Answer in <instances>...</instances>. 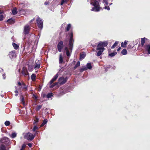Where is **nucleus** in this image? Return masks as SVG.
I'll return each mask as SVG.
<instances>
[{"label":"nucleus","mask_w":150,"mask_h":150,"mask_svg":"<svg viewBox=\"0 0 150 150\" xmlns=\"http://www.w3.org/2000/svg\"><path fill=\"white\" fill-rule=\"evenodd\" d=\"M12 45L14 48L16 50L18 49L19 47V46L18 45L14 43H13Z\"/></svg>","instance_id":"nucleus-26"},{"label":"nucleus","mask_w":150,"mask_h":150,"mask_svg":"<svg viewBox=\"0 0 150 150\" xmlns=\"http://www.w3.org/2000/svg\"><path fill=\"white\" fill-rule=\"evenodd\" d=\"M65 50L66 52V54L68 57H69L70 56V54L68 50V49L67 47H66L65 48Z\"/></svg>","instance_id":"nucleus-20"},{"label":"nucleus","mask_w":150,"mask_h":150,"mask_svg":"<svg viewBox=\"0 0 150 150\" xmlns=\"http://www.w3.org/2000/svg\"><path fill=\"white\" fill-rule=\"evenodd\" d=\"M9 56L10 58L11 59L15 58L16 56L15 51H12L10 52Z\"/></svg>","instance_id":"nucleus-9"},{"label":"nucleus","mask_w":150,"mask_h":150,"mask_svg":"<svg viewBox=\"0 0 150 150\" xmlns=\"http://www.w3.org/2000/svg\"><path fill=\"white\" fill-rule=\"evenodd\" d=\"M71 27V25L70 24H68L67 27L66 28L65 31H67L69 30L70 28Z\"/></svg>","instance_id":"nucleus-29"},{"label":"nucleus","mask_w":150,"mask_h":150,"mask_svg":"<svg viewBox=\"0 0 150 150\" xmlns=\"http://www.w3.org/2000/svg\"><path fill=\"white\" fill-rule=\"evenodd\" d=\"M127 50L126 49H123L121 52V53L123 55H126L127 54Z\"/></svg>","instance_id":"nucleus-28"},{"label":"nucleus","mask_w":150,"mask_h":150,"mask_svg":"<svg viewBox=\"0 0 150 150\" xmlns=\"http://www.w3.org/2000/svg\"><path fill=\"white\" fill-rule=\"evenodd\" d=\"M100 0H92L91 1L90 4L94 7L91 9V11L98 12L100 11L101 9V7H100L99 5Z\"/></svg>","instance_id":"nucleus-2"},{"label":"nucleus","mask_w":150,"mask_h":150,"mask_svg":"<svg viewBox=\"0 0 150 150\" xmlns=\"http://www.w3.org/2000/svg\"><path fill=\"white\" fill-rule=\"evenodd\" d=\"M49 2L46 1L44 3V4L45 5H48L49 4Z\"/></svg>","instance_id":"nucleus-49"},{"label":"nucleus","mask_w":150,"mask_h":150,"mask_svg":"<svg viewBox=\"0 0 150 150\" xmlns=\"http://www.w3.org/2000/svg\"><path fill=\"white\" fill-rule=\"evenodd\" d=\"M80 65V62L79 61H78L77 63L75 65L74 67V69H76L77 67H79Z\"/></svg>","instance_id":"nucleus-36"},{"label":"nucleus","mask_w":150,"mask_h":150,"mask_svg":"<svg viewBox=\"0 0 150 150\" xmlns=\"http://www.w3.org/2000/svg\"><path fill=\"white\" fill-rule=\"evenodd\" d=\"M52 96V93H48L47 95V98H51Z\"/></svg>","instance_id":"nucleus-35"},{"label":"nucleus","mask_w":150,"mask_h":150,"mask_svg":"<svg viewBox=\"0 0 150 150\" xmlns=\"http://www.w3.org/2000/svg\"><path fill=\"white\" fill-rule=\"evenodd\" d=\"M58 76H55L51 79L49 83L51 85L57 79Z\"/></svg>","instance_id":"nucleus-14"},{"label":"nucleus","mask_w":150,"mask_h":150,"mask_svg":"<svg viewBox=\"0 0 150 150\" xmlns=\"http://www.w3.org/2000/svg\"><path fill=\"white\" fill-rule=\"evenodd\" d=\"M28 146H29L30 147H31L32 146V144L30 143H28Z\"/></svg>","instance_id":"nucleus-51"},{"label":"nucleus","mask_w":150,"mask_h":150,"mask_svg":"<svg viewBox=\"0 0 150 150\" xmlns=\"http://www.w3.org/2000/svg\"><path fill=\"white\" fill-rule=\"evenodd\" d=\"M42 108V106L41 105H38L37 106V110H39Z\"/></svg>","instance_id":"nucleus-44"},{"label":"nucleus","mask_w":150,"mask_h":150,"mask_svg":"<svg viewBox=\"0 0 150 150\" xmlns=\"http://www.w3.org/2000/svg\"><path fill=\"white\" fill-rule=\"evenodd\" d=\"M104 8L107 9L108 10H110V8L109 6H105V7H104Z\"/></svg>","instance_id":"nucleus-47"},{"label":"nucleus","mask_w":150,"mask_h":150,"mask_svg":"<svg viewBox=\"0 0 150 150\" xmlns=\"http://www.w3.org/2000/svg\"><path fill=\"white\" fill-rule=\"evenodd\" d=\"M98 52H97V53L96 54V56H100L102 52H103V50H98Z\"/></svg>","instance_id":"nucleus-17"},{"label":"nucleus","mask_w":150,"mask_h":150,"mask_svg":"<svg viewBox=\"0 0 150 150\" xmlns=\"http://www.w3.org/2000/svg\"><path fill=\"white\" fill-rule=\"evenodd\" d=\"M36 134H37V132H36L35 133V134H35V135Z\"/></svg>","instance_id":"nucleus-64"},{"label":"nucleus","mask_w":150,"mask_h":150,"mask_svg":"<svg viewBox=\"0 0 150 150\" xmlns=\"http://www.w3.org/2000/svg\"><path fill=\"white\" fill-rule=\"evenodd\" d=\"M36 76H31V79L33 81H35V79Z\"/></svg>","instance_id":"nucleus-41"},{"label":"nucleus","mask_w":150,"mask_h":150,"mask_svg":"<svg viewBox=\"0 0 150 150\" xmlns=\"http://www.w3.org/2000/svg\"><path fill=\"white\" fill-rule=\"evenodd\" d=\"M92 68L91 64V63H88L86 66H84L80 69V71L82 72L83 71H86L87 69H91Z\"/></svg>","instance_id":"nucleus-5"},{"label":"nucleus","mask_w":150,"mask_h":150,"mask_svg":"<svg viewBox=\"0 0 150 150\" xmlns=\"http://www.w3.org/2000/svg\"><path fill=\"white\" fill-rule=\"evenodd\" d=\"M100 43L104 47L107 46L108 45V42L107 41H105L103 42H100Z\"/></svg>","instance_id":"nucleus-19"},{"label":"nucleus","mask_w":150,"mask_h":150,"mask_svg":"<svg viewBox=\"0 0 150 150\" xmlns=\"http://www.w3.org/2000/svg\"><path fill=\"white\" fill-rule=\"evenodd\" d=\"M47 119H45L44 120L43 122L41 125L40 127H42L43 126L45 125L46 124L47 122Z\"/></svg>","instance_id":"nucleus-31"},{"label":"nucleus","mask_w":150,"mask_h":150,"mask_svg":"<svg viewBox=\"0 0 150 150\" xmlns=\"http://www.w3.org/2000/svg\"><path fill=\"white\" fill-rule=\"evenodd\" d=\"M16 88V87H15ZM15 93H16L15 96H17L18 95V90L16 89V91H15Z\"/></svg>","instance_id":"nucleus-43"},{"label":"nucleus","mask_w":150,"mask_h":150,"mask_svg":"<svg viewBox=\"0 0 150 150\" xmlns=\"http://www.w3.org/2000/svg\"><path fill=\"white\" fill-rule=\"evenodd\" d=\"M146 38H142L141 39V45L142 46H143L144 45V43H145V40Z\"/></svg>","instance_id":"nucleus-22"},{"label":"nucleus","mask_w":150,"mask_h":150,"mask_svg":"<svg viewBox=\"0 0 150 150\" xmlns=\"http://www.w3.org/2000/svg\"><path fill=\"white\" fill-rule=\"evenodd\" d=\"M25 146V145H23V146H22V147H24Z\"/></svg>","instance_id":"nucleus-62"},{"label":"nucleus","mask_w":150,"mask_h":150,"mask_svg":"<svg viewBox=\"0 0 150 150\" xmlns=\"http://www.w3.org/2000/svg\"><path fill=\"white\" fill-rule=\"evenodd\" d=\"M108 0H103V3H105V5H107L108 4Z\"/></svg>","instance_id":"nucleus-42"},{"label":"nucleus","mask_w":150,"mask_h":150,"mask_svg":"<svg viewBox=\"0 0 150 150\" xmlns=\"http://www.w3.org/2000/svg\"><path fill=\"white\" fill-rule=\"evenodd\" d=\"M86 54L84 52L80 54V60L83 59L85 57Z\"/></svg>","instance_id":"nucleus-18"},{"label":"nucleus","mask_w":150,"mask_h":150,"mask_svg":"<svg viewBox=\"0 0 150 150\" xmlns=\"http://www.w3.org/2000/svg\"><path fill=\"white\" fill-rule=\"evenodd\" d=\"M12 13L14 15L17 14V9L16 8H14L12 11Z\"/></svg>","instance_id":"nucleus-24"},{"label":"nucleus","mask_w":150,"mask_h":150,"mask_svg":"<svg viewBox=\"0 0 150 150\" xmlns=\"http://www.w3.org/2000/svg\"><path fill=\"white\" fill-rule=\"evenodd\" d=\"M112 3H110V5H112Z\"/></svg>","instance_id":"nucleus-63"},{"label":"nucleus","mask_w":150,"mask_h":150,"mask_svg":"<svg viewBox=\"0 0 150 150\" xmlns=\"http://www.w3.org/2000/svg\"><path fill=\"white\" fill-rule=\"evenodd\" d=\"M35 134L33 135L30 132H28L26 133L24 135V138L28 140L31 141L35 137Z\"/></svg>","instance_id":"nucleus-4"},{"label":"nucleus","mask_w":150,"mask_h":150,"mask_svg":"<svg viewBox=\"0 0 150 150\" xmlns=\"http://www.w3.org/2000/svg\"><path fill=\"white\" fill-rule=\"evenodd\" d=\"M120 49H121V47H119L118 48V49H117V51H119L120 50Z\"/></svg>","instance_id":"nucleus-56"},{"label":"nucleus","mask_w":150,"mask_h":150,"mask_svg":"<svg viewBox=\"0 0 150 150\" xmlns=\"http://www.w3.org/2000/svg\"><path fill=\"white\" fill-rule=\"evenodd\" d=\"M24 11V10L23 9L19 10V12L20 13H22Z\"/></svg>","instance_id":"nucleus-50"},{"label":"nucleus","mask_w":150,"mask_h":150,"mask_svg":"<svg viewBox=\"0 0 150 150\" xmlns=\"http://www.w3.org/2000/svg\"><path fill=\"white\" fill-rule=\"evenodd\" d=\"M70 38L69 39V48L71 50H71L73 47V44L74 42V40L73 38V35L72 32L70 33Z\"/></svg>","instance_id":"nucleus-3"},{"label":"nucleus","mask_w":150,"mask_h":150,"mask_svg":"<svg viewBox=\"0 0 150 150\" xmlns=\"http://www.w3.org/2000/svg\"><path fill=\"white\" fill-rule=\"evenodd\" d=\"M6 78V76H3V78L4 79H5Z\"/></svg>","instance_id":"nucleus-58"},{"label":"nucleus","mask_w":150,"mask_h":150,"mask_svg":"<svg viewBox=\"0 0 150 150\" xmlns=\"http://www.w3.org/2000/svg\"><path fill=\"white\" fill-rule=\"evenodd\" d=\"M20 100L22 103L24 105H25V102L24 101V97H23L22 95H21L20 96Z\"/></svg>","instance_id":"nucleus-16"},{"label":"nucleus","mask_w":150,"mask_h":150,"mask_svg":"<svg viewBox=\"0 0 150 150\" xmlns=\"http://www.w3.org/2000/svg\"><path fill=\"white\" fill-rule=\"evenodd\" d=\"M4 18V16L3 15H1L0 16V21H2Z\"/></svg>","instance_id":"nucleus-48"},{"label":"nucleus","mask_w":150,"mask_h":150,"mask_svg":"<svg viewBox=\"0 0 150 150\" xmlns=\"http://www.w3.org/2000/svg\"><path fill=\"white\" fill-rule=\"evenodd\" d=\"M110 66L109 65L106 67H105L104 68L105 69V71H106L109 68H110Z\"/></svg>","instance_id":"nucleus-45"},{"label":"nucleus","mask_w":150,"mask_h":150,"mask_svg":"<svg viewBox=\"0 0 150 150\" xmlns=\"http://www.w3.org/2000/svg\"><path fill=\"white\" fill-rule=\"evenodd\" d=\"M23 75H27V74H26L24 73V74H23Z\"/></svg>","instance_id":"nucleus-59"},{"label":"nucleus","mask_w":150,"mask_h":150,"mask_svg":"<svg viewBox=\"0 0 150 150\" xmlns=\"http://www.w3.org/2000/svg\"><path fill=\"white\" fill-rule=\"evenodd\" d=\"M105 49L104 47L99 43L97 45L96 48L97 50H104Z\"/></svg>","instance_id":"nucleus-13"},{"label":"nucleus","mask_w":150,"mask_h":150,"mask_svg":"<svg viewBox=\"0 0 150 150\" xmlns=\"http://www.w3.org/2000/svg\"><path fill=\"white\" fill-rule=\"evenodd\" d=\"M127 42L125 41L124 42H122L121 43V46L123 47H125L127 44Z\"/></svg>","instance_id":"nucleus-21"},{"label":"nucleus","mask_w":150,"mask_h":150,"mask_svg":"<svg viewBox=\"0 0 150 150\" xmlns=\"http://www.w3.org/2000/svg\"><path fill=\"white\" fill-rule=\"evenodd\" d=\"M69 0H61L60 5H62L64 3H67Z\"/></svg>","instance_id":"nucleus-30"},{"label":"nucleus","mask_w":150,"mask_h":150,"mask_svg":"<svg viewBox=\"0 0 150 150\" xmlns=\"http://www.w3.org/2000/svg\"><path fill=\"white\" fill-rule=\"evenodd\" d=\"M38 127L37 126L35 125V126H34L33 128V132H35L36 130L38 129Z\"/></svg>","instance_id":"nucleus-39"},{"label":"nucleus","mask_w":150,"mask_h":150,"mask_svg":"<svg viewBox=\"0 0 150 150\" xmlns=\"http://www.w3.org/2000/svg\"><path fill=\"white\" fill-rule=\"evenodd\" d=\"M40 61L38 60H36L35 62V65L34 67L35 69V70L38 69L40 68Z\"/></svg>","instance_id":"nucleus-11"},{"label":"nucleus","mask_w":150,"mask_h":150,"mask_svg":"<svg viewBox=\"0 0 150 150\" xmlns=\"http://www.w3.org/2000/svg\"><path fill=\"white\" fill-rule=\"evenodd\" d=\"M80 76V78H81V80L82 79H83V78H84V76Z\"/></svg>","instance_id":"nucleus-54"},{"label":"nucleus","mask_w":150,"mask_h":150,"mask_svg":"<svg viewBox=\"0 0 150 150\" xmlns=\"http://www.w3.org/2000/svg\"><path fill=\"white\" fill-rule=\"evenodd\" d=\"M30 28L28 25H26L24 27L23 33L25 35L28 34L29 32Z\"/></svg>","instance_id":"nucleus-8"},{"label":"nucleus","mask_w":150,"mask_h":150,"mask_svg":"<svg viewBox=\"0 0 150 150\" xmlns=\"http://www.w3.org/2000/svg\"><path fill=\"white\" fill-rule=\"evenodd\" d=\"M10 124V122L8 121H6L4 123L5 125L6 126H9Z\"/></svg>","instance_id":"nucleus-38"},{"label":"nucleus","mask_w":150,"mask_h":150,"mask_svg":"<svg viewBox=\"0 0 150 150\" xmlns=\"http://www.w3.org/2000/svg\"><path fill=\"white\" fill-rule=\"evenodd\" d=\"M63 47V42L60 41L58 44L57 48L59 52H61Z\"/></svg>","instance_id":"nucleus-10"},{"label":"nucleus","mask_w":150,"mask_h":150,"mask_svg":"<svg viewBox=\"0 0 150 150\" xmlns=\"http://www.w3.org/2000/svg\"><path fill=\"white\" fill-rule=\"evenodd\" d=\"M146 49L148 51V54H150V45H148L146 46Z\"/></svg>","instance_id":"nucleus-25"},{"label":"nucleus","mask_w":150,"mask_h":150,"mask_svg":"<svg viewBox=\"0 0 150 150\" xmlns=\"http://www.w3.org/2000/svg\"><path fill=\"white\" fill-rule=\"evenodd\" d=\"M33 97L35 99H37V97L35 95L33 94Z\"/></svg>","instance_id":"nucleus-53"},{"label":"nucleus","mask_w":150,"mask_h":150,"mask_svg":"<svg viewBox=\"0 0 150 150\" xmlns=\"http://www.w3.org/2000/svg\"><path fill=\"white\" fill-rule=\"evenodd\" d=\"M57 86V87H56V88H57L59 87L60 85H58V83L55 82L53 84L50 85V88H52L53 87H54V86Z\"/></svg>","instance_id":"nucleus-15"},{"label":"nucleus","mask_w":150,"mask_h":150,"mask_svg":"<svg viewBox=\"0 0 150 150\" xmlns=\"http://www.w3.org/2000/svg\"><path fill=\"white\" fill-rule=\"evenodd\" d=\"M63 59L62 54H60L59 57V62L60 63H62L63 62Z\"/></svg>","instance_id":"nucleus-27"},{"label":"nucleus","mask_w":150,"mask_h":150,"mask_svg":"<svg viewBox=\"0 0 150 150\" xmlns=\"http://www.w3.org/2000/svg\"><path fill=\"white\" fill-rule=\"evenodd\" d=\"M22 83H21L20 82H18V85L19 86H22Z\"/></svg>","instance_id":"nucleus-52"},{"label":"nucleus","mask_w":150,"mask_h":150,"mask_svg":"<svg viewBox=\"0 0 150 150\" xmlns=\"http://www.w3.org/2000/svg\"><path fill=\"white\" fill-rule=\"evenodd\" d=\"M34 20V18H33V19L31 20L29 22V23H32V22H33V21Z\"/></svg>","instance_id":"nucleus-55"},{"label":"nucleus","mask_w":150,"mask_h":150,"mask_svg":"<svg viewBox=\"0 0 150 150\" xmlns=\"http://www.w3.org/2000/svg\"><path fill=\"white\" fill-rule=\"evenodd\" d=\"M20 90L26 91L27 90V87L25 84L23 83H22V86L19 88Z\"/></svg>","instance_id":"nucleus-12"},{"label":"nucleus","mask_w":150,"mask_h":150,"mask_svg":"<svg viewBox=\"0 0 150 150\" xmlns=\"http://www.w3.org/2000/svg\"><path fill=\"white\" fill-rule=\"evenodd\" d=\"M16 136V134L15 133H13L11 136V137L12 138H14Z\"/></svg>","instance_id":"nucleus-37"},{"label":"nucleus","mask_w":150,"mask_h":150,"mask_svg":"<svg viewBox=\"0 0 150 150\" xmlns=\"http://www.w3.org/2000/svg\"><path fill=\"white\" fill-rule=\"evenodd\" d=\"M118 42L117 41H116L114 44L111 47V48L112 49H113L118 44Z\"/></svg>","instance_id":"nucleus-33"},{"label":"nucleus","mask_w":150,"mask_h":150,"mask_svg":"<svg viewBox=\"0 0 150 150\" xmlns=\"http://www.w3.org/2000/svg\"><path fill=\"white\" fill-rule=\"evenodd\" d=\"M1 69V70H0V72H1V71H3V70L2 69Z\"/></svg>","instance_id":"nucleus-60"},{"label":"nucleus","mask_w":150,"mask_h":150,"mask_svg":"<svg viewBox=\"0 0 150 150\" xmlns=\"http://www.w3.org/2000/svg\"><path fill=\"white\" fill-rule=\"evenodd\" d=\"M68 78L67 77H64L62 76L59 78L58 80V84H59L60 85H62L65 83L67 81Z\"/></svg>","instance_id":"nucleus-7"},{"label":"nucleus","mask_w":150,"mask_h":150,"mask_svg":"<svg viewBox=\"0 0 150 150\" xmlns=\"http://www.w3.org/2000/svg\"><path fill=\"white\" fill-rule=\"evenodd\" d=\"M65 23H64L63 24H62V27H63V26H64V25H65Z\"/></svg>","instance_id":"nucleus-57"},{"label":"nucleus","mask_w":150,"mask_h":150,"mask_svg":"<svg viewBox=\"0 0 150 150\" xmlns=\"http://www.w3.org/2000/svg\"><path fill=\"white\" fill-rule=\"evenodd\" d=\"M39 119L37 117H36L35 119L34 120V124L35 125L38 122Z\"/></svg>","instance_id":"nucleus-34"},{"label":"nucleus","mask_w":150,"mask_h":150,"mask_svg":"<svg viewBox=\"0 0 150 150\" xmlns=\"http://www.w3.org/2000/svg\"><path fill=\"white\" fill-rule=\"evenodd\" d=\"M36 21L38 27L40 29H42L43 27V22L42 19L38 17Z\"/></svg>","instance_id":"nucleus-6"},{"label":"nucleus","mask_w":150,"mask_h":150,"mask_svg":"<svg viewBox=\"0 0 150 150\" xmlns=\"http://www.w3.org/2000/svg\"><path fill=\"white\" fill-rule=\"evenodd\" d=\"M33 69V67L32 66H28V69L30 71H32Z\"/></svg>","instance_id":"nucleus-46"},{"label":"nucleus","mask_w":150,"mask_h":150,"mask_svg":"<svg viewBox=\"0 0 150 150\" xmlns=\"http://www.w3.org/2000/svg\"><path fill=\"white\" fill-rule=\"evenodd\" d=\"M32 36H33V37H35V35H34V34H32Z\"/></svg>","instance_id":"nucleus-61"},{"label":"nucleus","mask_w":150,"mask_h":150,"mask_svg":"<svg viewBox=\"0 0 150 150\" xmlns=\"http://www.w3.org/2000/svg\"><path fill=\"white\" fill-rule=\"evenodd\" d=\"M63 71V69H61L57 73V74L56 75H59L61 74V73Z\"/></svg>","instance_id":"nucleus-40"},{"label":"nucleus","mask_w":150,"mask_h":150,"mask_svg":"<svg viewBox=\"0 0 150 150\" xmlns=\"http://www.w3.org/2000/svg\"><path fill=\"white\" fill-rule=\"evenodd\" d=\"M7 22H8L11 24H12L14 23V21L13 19L12 18H10L8 19L7 21Z\"/></svg>","instance_id":"nucleus-23"},{"label":"nucleus","mask_w":150,"mask_h":150,"mask_svg":"<svg viewBox=\"0 0 150 150\" xmlns=\"http://www.w3.org/2000/svg\"><path fill=\"white\" fill-rule=\"evenodd\" d=\"M117 54V52H114L111 53L109 54V56L111 57H113L115 56Z\"/></svg>","instance_id":"nucleus-32"},{"label":"nucleus","mask_w":150,"mask_h":150,"mask_svg":"<svg viewBox=\"0 0 150 150\" xmlns=\"http://www.w3.org/2000/svg\"><path fill=\"white\" fill-rule=\"evenodd\" d=\"M10 144L9 139L4 137L0 140V150H9L6 149V146Z\"/></svg>","instance_id":"nucleus-1"}]
</instances>
